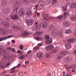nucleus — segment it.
<instances>
[{"label":"nucleus","instance_id":"1","mask_svg":"<svg viewBox=\"0 0 76 76\" xmlns=\"http://www.w3.org/2000/svg\"><path fill=\"white\" fill-rule=\"evenodd\" d=\"M45 38L46 39L45 44H50V43H52V38H50V35H46Z\"/></svg>","mask_w":76,"mask_h":76},{"label":"nucleus","instance_id":"2","mask_svg":"<svg viewBox=\"0 0 76 76\" xmlns=\"http://www.w3.org/2000/svg\"><path fill=\"white\" fill-rule=\"evenodd\" d=\"M0 32L3 35H6L8 34V31L6 29H1L0 28Z\"/></svg>","mask_w":76,"mask_h":76},{"label":"nucleus","instance_id":"3","mask_svg":"<svg viewBox=\"0 0 76 76\" xmlns=\"http://www.w3.org/2000/svg\"><path fill=\"white\" fill-rule=\"evenodd\" d=\"M19 15L20 16H23L25 15L24 9L23 8H20L19 11Z\"/></svg>","mask_w":76,"mask_h":76},{"label":"nucleus","instance_id":"4","mask_svg":"<svg viewBox=\"0 0 76 76\" xmlns=\"http://www.w3.org/2000/svg\"><path fill=\"white\" fill-rule=\"evenodd\" d=\"M14 37L13 35H9L7 37H1V39H0V42L1 41H3V40H5V39H8V38H12Z\"/></svg>","mask_w":76,"mask_h":76},{"label":"nucleus","instance_id":"5","mask_svg":"<svg viewBox=\"0 0 76 76\" xmlns=\"http://www.w3.org/2000/svg\"><path fill=\"white\" fill-rule=\"evenodd\" d=\"M18 15L15 14L13 16H11V19H13V20H17V19H18Z\"/></svg>","mask_w":76,"mask_h":76},{"label":"nucleus","instance_id":"6","mask_svg":"<svg viewBox=\"0 0 76 76\" xmlns=\"http://www.w3.org/2000/svg\"><path fill=\"white\" fill-rule=\"evenodd\" d=\"M34 23V20H27V24L28 26L32 25Z\"/></svg>","mask_w":76,"mask_h":76},{"label":"nucleus","instance_id":"7","mask_svg":"<svg viewBox=\"0 0 76 76\" xmlns=\"http://www.w3.org/2000/svg\"><path fill=\"white\" fill-rule=\"evenodd\" d=\"M40 6H44V3L43 2H41V1H39L38 2V5H36L35 6V7L36 8H38V7H39V6L38 5H40Z\"/></svg>","mask_w":76,"mask_h":76},{"label":"nucleus","instance_id":"8","mask_svg":"<svg viewBox=\"0 0 76 76\" xmlns=\"http://www.w3.org/2000/svg\"><path fill=\"white\" fill-rule=\"evenodd\" d=\"M43 53L42 52H39L37 54V56L39 58H42Z\"/></svg>","mask_w":76,"mask_h":76},{"label":"nucleus","instance_id":"9","mask_svg":"<svg viewBox=\"0 0 76 76\" xmlns=\"http://www.w3.org/2000/svg\"><path fill=\"white\" fill-rule=\"evenodd\" d=\"M32 11H31V9H29L27 10L26 13V14L28 16H30L31 15H32Z\"/></svg>","mask_w":76,"mask_h":76},{"label":"nucleus","instance_id":"10","mask_svg":"<svg viewBox=\"0 0 76 76\" xmlns=\"http://www.w3.org/2000/svg\"><path fill=\"white\" fill-rule=\"evenodd\" d=\"M65 46L66 49H70L72 47V45L71 44H70L69 43H66L65 44Z\"/></svg>","mask_w":76,"mask_h":76},{"label":"nucleus","instance_id":"11","mask_svg":"<svg viewBox=\"0 0 76 76\" xmlns=\"http://www.w3.org/2000/svg\"><path fill=\"white\" fill-rule=\"evenodd\" d=\"M19 4L17 1L15 2V3L12 5V7H18Z\"/></svg>","mask_w":76,"mask_h":76},{"label":"nucleus","instance_id":"12","mask_svg":"<svg viewBox=\"0 0 76 76\" xmlns=\"http://www.w3.org/2000/svg\"><path fill=\"white\" fill-rule=\"evenodd\" d=\"M53 48H54V46L53 45H51L50 46L46 47V49L47 50H49L50 49H53Z\"/></svg>","mask_w":76,"mask_h":76},{"label":"nucleus","instance_id":"13","mask_svg":"<svg viewBox=\"0 0 76 76\" xmlns=\"http://www.w3.org/2000/svg\"><path fill=\"white\" fill-rule=\"evenodd\" d=\"M27 35H29V33L27 31H25L23 32L21 34L22 37H24L25 36H26Z\"/></svg>","mask_w":76,"mask_h":76},{"label":"nucleus","instance_id":"14","mask_svg":"<svg viewBox=\"0 0 76 76\" xmlns=\"http://www.w3.org/2000/svg\"><path fill=\"white\" fill-rule=\"evenodd\" d=\"M3 25L6 28H9V24L6 22H4L3 23Z\"/></svg>","mask_w":76,"mask_h":76},{"label":"nucleus","instance_id":"15","mask_svg":"<svg viewBox=\"0 0 76 76\" xmlns=\"http://www.w3.org/2000/svg\"><path fill=\"white\" fill-rule=\"evenodd\" d=\"M48 25V24H47V23L46 22L44 21L43 23V28H46L47 26Z\"/></svg>","mask_w":76,"mask_h":76},{"label":"nucleus","instance_id":"16","mask_svg":"<svg viewBox=\"0 0 76 76\" xmlns=\"http://www.w3.org/2000/svg\"><path fill=\"white\" fill-rule=\"evenodd\" d=\"M58 35V33H57V31L55 30L53 31L52 32V35L54 37H56Z\"/></svg>","mask_w":76,"mask_h":76},{"label":"nucleus","instance_id":"17","mask_svg":"<svg viewBox=\"0 0 76 76\" xmlns=\"http://www.w3.org/2000/svg\"><path fill=\"white\" fill-rule=\"evenodd\" d=\"M10 10L9 8H7L5 10V13L6 14H7L8 13L10 12Z\"/></svg>","mask_w":76,"mask_h":76},{"label":"nucleus","instance_id":"18","mask_svg":"<svg viewBox=\"0 0 76 76\" xmlns=\"http://www.w3.org/2000/svg\"><path fill=\"white\" fill-rule=\"evenodd\" d=\"M76 41V40L74 39H69L68 40V42H73Z\"/></svg>","mask_w":76,"mask_h":76},{"label":"nucleus","instance_id":"19","mask_svg":"<svg viewBox=\"0 0 76 76\" xmlns=\"http://www.w3.org/2000/svg\"><path fill=\"white\" fill-rule=\"evenodd\" d=\"M6 6V2L5 1L3 2L1 4V6L2 7H4Z\"/></svg>","mask_w":76,"mask_h":76},{"label":"nucleus","instance_id":"20","mask_svg":"<svg viewBox=\"0 0 76 76\" xmlns=\"http://www.w3.org/2000/svg\"><path fill=\"white\" fill-rule=\"evenodd\" d=\"M70 19L72 20H76V16H71L70 17Z\"/></svg>","mask_w":76,"mask_h":76},{"label":"nucleus","instance_id":"21","mask_svg":"<svg viewBox=\"0 0 76 76\" xmlns=\"http://www.w3.org/2000/svg\"><path fill=\"white\" fill-rule=\"evenodd\" d=\"M57 2H58V0H53L52 5H54V4H56Z\"/></svg>","mask_w":76,"mask_h":76},{"label":"nucleus","instance_id":"22","mask_svg":"<svg viewBox=\"0 0 76 76\" xmlns=\"http://www.w3.org/2000/svg\"><path fill=\"white\" fill-rule=\"evenodd\" d=\"M42 34V31H39L36 32V34L38 36H39L40 35H41V34Z\"/></svg>","mask_w":76,"mask_h":76},{"label":"nucleus","instance_id":"23","mask_svg":"<svg viewBox=\"0 0 76 76\" xmlns=\"http://www.w3.org/2000/svg\"><path fill=\"white\" fill-rule=\"evenodd\" d=\"M71 8H75V7H76V3H74L72 4L71 6Z\"/></svg>","mask_w":76,"mask_h":76},{"label":"nucleus","instance_id":"24","mask_svg":"<svg viewBox=\"0 0 76 76\" xmlns=\"http://www.w3.org/2000/svg\"><path fill=\"white\" fill-rule=\"evenodd\" d=\"M28 2L29 1H28V0H23V3L25 4V5L28 4Z\"/></svg>","mask_w":76,"mask_h":76},{"label":"nucleus","instance_id":"25","mask_svg":"<svg viewBox=\"0 0 76 76\" xmlns=\"http://www.w3.org/2000/svg\"><path fill=\"white\" fill-rule=\"evenodd\" d=\"M64 25L65 26H69V23H68L67 22H64Z\"/></svg>","mask_w":76,"mask_h":76},{"label":"nucleus","instance_id":"26","mask_svg":"<svg viewBox=\"0 0 76 76\" xmlns=\"http://www.w3.org/2000/svg\"><path fill=\"white\" fill-rule=\"evenodd\" d=\"M72 32V31L70 29L67 30L66 31H65V34H68V33H70Z\"/></svg>","mask_w":76,"mask_h":76},{"label":"nucleus","instance_id":"27","mask_svg":"<svg viewBox=\"0 0 76 76\" xmlns=\"http://www.w3.org/2000/svg\"><path fill=\"white\" fill-rule=\"evenodd\" d=\"M63 18V16L62 15H59L57 17H56V19H61Z\"/></svg>","mask_w":76,"mask_h":76},{"label":"nucleus","instance_id":"28","mask_svg":"<svg viewBox=\"0 0 76 76\" xmlns=\"http://www.w3.org/2000/svg\"><path fill=\"white\" fill-rule=\"evenodd\" d=\"M36 39L37 41H40L41 40V37H36Z\"/></svg>","mask_w":76,"mask_h":76},{"label":"nucleus","instance_id":"29","mask_svg":"<svg viewBox=\"0 0 76 76\" xmlns=\"http://www.w3.org/2000/svg\"><path fill=\"white\" fill-rule=\"evenodd\" d=\"M56 19V18H54L53 17H50L47 20H49V19Z\"/></svg>","mask_w":76,"mask_h":76},{"label":"nucleus","instance_id":"30","mask_svg":"<svg viewBox=\"0 0 76 76\" xmlns=\"http://www.w3.org/2000/svg\"><path fill=\"white\" fill-rule=\"evenodd\" d=\"M5 53V51L4 50L2 51H0V55L4 54Z\"/></svg>","mask_w":76,"mask_h":76},{"label":"nucleus","instance_id":"31","mask_svg":"<svg viewBox=\"0 0 76 76\" xmlns=\"http://www.w3.org/2000/svg\"><path fill=\"white\" fill-rule=\"evenodd\" d=\"M72 68V66H70L69 67H67L66 68L67 69L68 71H70V69H71Z\"/></svg>","mask_w":76,"mask_h":76},{"label":"nucleus","instance_id":"32","mask_svg":"<svg viewBox=\"0 0 76 76\" xmlns=\"http://www.w3.org/2000/svg\"><path fill=\"white\" fill-rule=\"evenodd\" d=\"M67 60L69 61H72V58L71 57H68L67 58Z\"/></svg>","mask_w":76,"mask_h":76},{"label":"nucleus","instance_id":"33","mask_svg":"<svg viewBox=\"0 0 76 76\" xmlns=\"http://www.w3.org/2000/svg\"><path fill=\"white\" fill-rule=\"evenodd\" d=\"M20 49L21 50H23V46L22 45H21L20 46Z\"/></svg>","mask_w":76,"mask_h":76},{"label":"nucleus","instance_id":"34","mask_svg":"<svg viewBox=\"0 0 76 76\" xmlns=\"http://www.w3.org/2000/svg\"><path fill=\"white\" fill-rule=\"evenodd\" d=\"M3 59L4 60H6L7 59V57L6 55H4L3 57Z\"/></svg>","mask_w":76,"mask_h":76},{"label":"nucleus","instance_id":"35","mask_svg":"<svg viewBox=\"0 0 76 76\" xmlns=\"http://www.w3.org/2000/svg\"><path fill=\"white\" fill-rule=\"evenodd\" d=\"M24 56H22L20 57V60H22L23 59V58H24Z\"/></svg>","mask_w":76,"mask_h":76},{"label":"nucleus","instance_id":"36","mask_svg":"<svg viewBox=\"0 0 76 76\" xmlns=\"http://www.w3.org/2000/svg\"><path fill=\"white\" fill-rule=\"evenodd\" d=\"M10 62L7 63L6 65V67H8V66H9L10 65Z\"/></svg>","mask_w":76,"mask_h":76},{"label":"nucleus","instance_id":"37","mask_svg":"<svg viewBox=\"0 0 76 76\" xmlns=\"http://www.w3.org/2000/svg\"><path fill=\"white\" fill-rule=\"evenodd\" d=\"M12 57H10L8 58V60L9 61H12Z\"/></svg>","mask_w":76,"mask_h":76},{"label":"nucleus","instance_id":"38","mask_svg":"<svg viewBox=\"0 0 76 76\" xmlns=\"http://www.w3.org/2000/svg\"><path fill=\"white\" fill-rule=\"evenodd\" d=\"M62 9L63 12H65V11H66V8L65 7H62Z\"/></svg>","mask_w":76,"mask_h":76},{"label":"nucleus","instance_id":"39","mask_svg":"<svg viewBox=\"0 0 76 76\" xmlns=\"http://www.w3.org/2000/svg\"><path fill=\"white\" fill-rule=\"evenodd\" d=\"M13 29H19V27H16L14 26L13 27Z\"/></svg>","mask_w":76,"mask_h":76},{"label":"nucleus","instance_id":"40","mask_svg":"<svg viewBox=\"0 0 76 76\" xmlns=\"http://www.w3.org/2000/svg\"><path fill=\"white\" fill-rule=\"evenodd\" d=\"M20 66H21V64L20 63L17 66V68H19V67H20Z\"/></svg>","mask_w":76,"mask_h":76},{"label":"nucleus","instance_id":"41","mask_svg":"<svg viewBox=\"0 0 76 76\" xmlns=\"http://www.w3.org/2000/svg\"><path fill=\"white\" fill-rule=\"evenodd\" d=\"M37 45L38 46V47H41V46H42V44L41 43H39Z\"/></svg>","mask_w":76,"mask_h":76},{"label":"nucleus","instance_id":"42","mask_svg":"<svg viewBox=\"0 0 76 76\" xmlns=\"http://www.w3.org/2000/svg\"><path fill=\"white\" fill-rule=\"evenodd\" d=\"M66 52H62L61 53V55H63V54H64H64H65Z\"/></svg>","mask_w":76,"mask_h":76},{"label":"nucleus","instance_id":"43","mask_svg":"<svg viewBox=\"0 0 76 76\" xmlns=\"http://www.w3.org/2000/svg\"><path fill=\"white\" fill-rule=\"evenodd\" d=\"M48 4H50L51 3V0H48Z\"/></svg>","mask_w":76,"mask_h":76},{"label":"nucleus","instance_id":"44","mask_svg":"<svg viewBox=\"0 0 76 76\" xmlns=\"http://www.w3.org/2000/svg\"><path fill=\"white\" fill-rule=\"evenodd\" d=\"M31 53H32V51H31V50H29L28 52H27V54H29Z\"/></svg>","mask_w":76,"mask_h":76},{"label":"nucleus","instance_id":"45","mask_svg":"<svg viewBox=\"0 0 76 76\" xmlns=\"http://www.w3.org/2000/svg\"><path fill=\"white\" fill-rule=\"evenodd\" d=\"M11 50L14 52H15V48L11 49Z\"/></svg>","mask_w":76,"mask_h":76},{"label":"nucleus","instance_id":"46","mask_svg":"<svg viewBox=\"0 0 76 76\" xmlns=\"http://www.w3.org/2000/svg\"><path fill=\"white\" fill-rule=\"evenodd\" d=\"M31 1L32 3H35V2L36 1V0H31Z\"/></svg>","mask_w":76,"mask_h":76},{"label":"nucleus","instance_id":"47","mask_svg":"<svg viewBox=\"0 0 76 76\" xmlns=\"http://www.w3.org/2000/svg\"><path fill=\"white\" fill-rule=\"evenodd\" d=\"M34 48L35 50H38V48H38V47L36 46V47H35Z\"/></svg>","mask_w":76,"mask_h":76},{"label":"nucleus","instance_id":"48","mask_svg":"<svg viewBox=\"0 0 76 76\" xmlns=\"http://www.w3.org/2000/svg\"><path fill=\"white\" fill-rule=\"evenodd\" d=\"M64 16H67L68 15V14H67V13L66 12L64 13Z\"/></svg>","mask_w":76,"mask_h":76},{"label":"nucleus","instance_id":"49","mask_svg":"<svg viewBox=\"0 0 76 76\" xmlns=\"http://www.w3.org/2000/svg\"><path fill=\"white\" fill-rule=\"evenodd\" d=\"M15 68H16V66H14L11 69V70H14V69H15Z\"/></svg>","mask_w":76,"mask_h":76},{"label":"nucleus","instance_id":"50","mask_svg":"<svg viewBox=\"0 0 76 76\" xmlns=\"http://www.w3.org/2000/svg\"><path fill=\"white\" fill-rule=\"evenodd\" d=\"M29 61H25V64H28L29 63Z\"/></svg>","mask_w":76,"mask_h":76},{"label":"nucleus","instance_id":"51","mask_svg":"<svg viewBox=\"0 0 76 76\" xmlns=\"http://www.w3.org/2000/svg\"><path fill=\"white\" fill-rule=\"evenodd\" d=\"M19 75L20 76H23V73L22 72H21L19 74Z\"/></svg>","mask_w":76,"mask_h":76},{"label":"nucleus","instance_id":"52","mask_svg":"<svg viewBox=\"0 0 76 76\" xmlns=\"http://www.w3.org/2000/svg\"><path fill=\"white\" fill-rule=\"evenodd\" d=\"M7 50H12V48L10 47H8L7 48Z\"/></svg>","mask_w":76,"mask_h":76},{"label":"nucleus","instance_id":"53","mask_svg":"<svg viewBox=\"0 0 76 76\" xmlns=\"http://www.w3.org/2000/svg\"><path fill=\"white\" fill-rule=\"evenodd\" d=\"M17 53L18 54H20V53H21V52H20V50L18 51Z\"/></svg>","mask_w":76,"mask_h":76},{"label":"nucleus","instance_id":"54","mask_svg":"<svg viewBox=\"0 0 76 76\" xmlns=\"http://www.w3.org/2000/svg\"><path fill=\"white\" fill-rule=\"evenodd\" d=\"M7 45H10V42H7Z\"/></svg>","mask_w":76,"mask_h":76},{"label":"nucleus","instance_id":"55","mask_svg":"<svg viewBox=\"0 0 76 76\" xmlns=\"http://www.w3.org/2000/svg\"><path fill=\"white\" fill-rule=\"evenodd\" d=\"M65 73H66V72H65V71H64L63 76H64V75H65Z\"/></svg>","mask_w":76,"mask_h":76},{"label":"nucleus","instance_id":"56","mask_svg":"<svg viewBox=\"0 0 76 76\" xmlns=\"http://www.w3.org/2000/svg\"><path fill=\"white\" fill-rule=\"evenodd\" d=\"M15 72V70H14L13 71H12L10 72L11 73H13V72Z\"/></svg>","mask_w":76,"mask_h":76},{"label":"nucleus","instance_id":"57","mask_svg":"<svg viewBox=\"0 0 76 76\" xmlns=\"http://www.w3.org/2000/svg\"><path fill=\"white\" fill-rule=\"evenodd\" d=\"M12 42L13 43L14 42H15V40H13L12 41Z\"/></svg>","mask_w":76,"mask_h":76},{"label":"nucleus","instance_id":"58","mask_svg":"<svg viewBox=\"0 0 76 76\" xmlns=\"http://www.w3.org/2000/svg\"><path fill=\"white\" fill-rule=\"evenodd\" d=\"M49 54L48 53L47 55L46 56V57H49Z\"/></svg>","mask_w":76,"mask_h":76},{"label":"nucleus","instance_id":"59","mask_svg":"<svg viewBox=\"0 0 76 76\" xmlns=\"http://www.w3.org/2000/svg\"><path fill=\"white\" fill-rule=\"evenodd\" d=\"M39 14H40V13H37V16H39Z\"/></svg>","mask_w":76,"mask_h":76},{"label":"nucleus","instance_id":"60","mask_svg":"<svg viewBox=\"0 0 76 76\" xmlns=\"http://www.w3.org/2000/svg\"><path fill=\"white\" fill-rule=\"evenodd\" d=\"M15 10H16V11H17V12H18V8H15Z\"/></svg>","mask_w":76,"mask_h":76},{"label":"nucleus","instance_id":"61","mask_svg":"<svg viewBox=\"0 0 76 76\" xmlns=\"http://www.w3.org/2000/svg\"><path fill=\"white\" fill-rule=\"evenodd\" d=\"M1 68H2L3 69H4V68H5V67H4V66H1Z\"/></svg>","mask_w":76,"mask_h":76},{"label":"nucleus","instance_id":"62","mask_svg":"<svg viewBox=\"0 0 76 76\" xmlns=\"http://www.w3.org/2000/svg\"><path fill=\"white\" fill-rule=\"evenodd\" d=\"M7 73V72L6 71H4L3 72V73Z\"/></svg>","mask_w":76,"mask_h":76},{"label":"nucleus","instance_id":"63","mask_svg":"<svg viewBox=\"0 0 76 76\" xmlns=\"http://www.w3.org/2000/svg\"><path fill=\"white\" fill-rule=\"evenodd\" d=\"M5 76H10V75H8V74H7V75H5Z\"/></svg>","mask_w":76,"mask_h":76},{"label":"nucleus","instance_id":"64","mask_svg":"<svg viewBox=\"0 0 76 76\" xmlns=\"http://www.w3.org/2000/svg\"><path fill=\"white\" fill-rule=\"evenodd\" d=\"M74 53H75V54H76V49H75V50Z\"/></svg>","mask_w":76,"mask_h":76}]
</instances>
